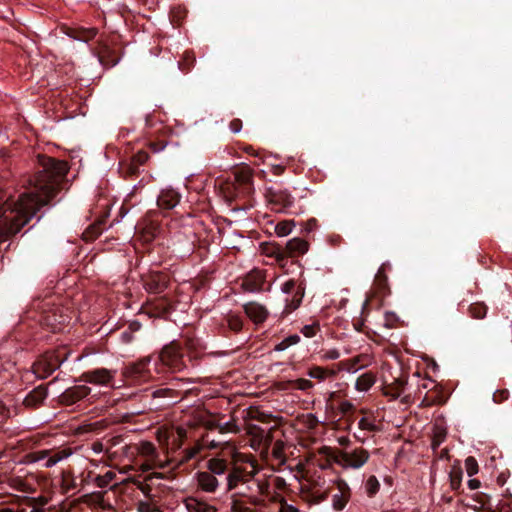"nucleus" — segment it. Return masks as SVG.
<instances>
[{"mask_svg": "<svg viewBox=\"0 0 512 512\" xmlns=\"http://www.w3.org/2000/svg\"><path fill=\"white\" fill-rule=\"evenodd\" d=\"M239 431L235 423L221 424L214 413L194 403V458L203 452H210L226 444V441L221 438L223 434Z\"/></svg>", "mask_w": 512, "mask_h": 512, "instance_id": "nucleus-2", "label": "nucleus"}, {"mask_svg": "<svg viewBox=\"0 0 512 512\" xmlns=\"http://www.w3.org/2000/svg\"><path fill=\"white\" fill-rule=\"evenodd\" d=\"M148 361L147 360H141L136 363H133L128 368V373L134 377H141L144 372L147 370Z\"/></svg>", "mask_w": 512, "mask_h": 512, "instance_id": "nucleus-34", "label": "nucleus"}, {"mask_svg": "<svg viewBox=\"0 0 512 512\" xmlns=\"http://www.w3.org/2000/svg\"><path fill=\"white\" fill-rule=\"evenodd\" d=\"M72 454L73 451L69 447L56 450L42 449L29 453L27 458L29 463L43 462L42 466L44 468H51L68 459Z\"/></svg>", "mask_w": 512, "mask_h": 512, "instance_id": "nucleus-5", "label": "nucleus"}, {"mask_svg": "<svg viewBox=\"0 0 512 512\" xmlns=\"http://www.w3.org/2000/svg\"><path fill=\"white\" fill-rule=\"evenodd\" d=\"M246 432L253 438L254 441L257 442L259 441V439H262L264 437V429L256 424H247Z\"/></svg>", "mask_w": 512, "mask_h": 512, "instance_id": "nucleus-37", "label": "nucleus"}, {"mask_svg": "<svg viewBox=\"0 0 512 512\" xmlns=\"http://www.w3.org/2000/svg\"><path fill=\"white\" fill-rule=\"evenodd\" d=\"M42 169L29 180V190L0 208V238L18 233L56 195L69 167L66 161L42 156Z\"/></svg>", "mask_w": 512, "mask_h": 512, "instance_id": "nucleus-1", "label": "nucleus"}, {"mask_svg": "<svg viewBox=\"0 0 512 512\" xmlns=\"http://www.w3.org/2000/svg\"><path fill=\"white\" fill-rule=\"evenodd\" d=\"M465 468L469 476L476 474L478 472V463L476 459L472 456L467 457L465 460Z\"/></svg>", "mask_w": 512, "mask_h": 512, "instance_id": "nucleus-43", "label": "nucleus"}, {"mask_svg": "<svg viewBox=\"0 0 512 512\" xmlns=\"http://www.w3.org/2000/svg\"><path fill=\"white\" fill-rule=\"evenodd\" d=\"M391 269V265L389 262H385L383 263L380 268L378 269V271H382L384 273H386V271L390 270Z\"/></svg>", "mask_w": 512, "mask_h": 512, "instance_id": "nucleus-60", "label": "nucleus"}, {"mask_svg": "<svg viewBox=\"0 0 512 512\" xmlns=\"http://www.w3.org/2000/svg\"><path fill=\"white\" fill-rule=\"evenodd\" d=\"M154 508L151 506L149 502H139L138 504V510L140 512H150Z\"/></svg>", "mask_w": 512, "mask_h": 512, "instance_id": "nucleus-52", "label": "nucleus"}, {"mask_svg": "<svg viewBox=\"0 0 512 512\" xmlns=\"http://www.w3.org/2000/svg\"><path fill=\"white\" fill-rule=\"evenodd\" d=\"M243 308L246 315L257 324L264 322L268 316L267 309L256 302H248L243 306Z\"/></svg>", "mask_w": 512, "mask_h": 512, "instance_id": "nucleus-17", "label": "nucleus"}, {"mask_svg": "<svg viewBox=\"0 0 512 512\" xmlns=\"http://www.w3.org/2000/svg\"><path fill=\"white\" fill-rule=\"evenodd\" d=\"M96 35H97L96 28H83L79 31V35L77 36V39L82 40L84 42H88L89 40L93 39Z\"/></svg>", "mask_w": 512, "mask_h": 512, "instance_id": "nucleus-40", "label": "nucleus"}, {"mask_svg": "<svg viewBox=\"0 0 512 512\" xmlns=\"http://www.w3.org/2000/svg\"><path fill=\"white\" fill-rule=\"evenodd\" d=\"M370 454L364 448H357L351 452L337 450L332 456L335 463L343 467L358 469L369 459Z\"/></svg>", "mask_w": 512, "mask_h": 512, "instance_id": "nucleus-6", "label": "nucleus"}, {"mask_svg": "<svg viewBox=\"0 0 512 512\" xmlns=\"http://www.w3.org/2000/svg\"><path fill=\"white\" fill-rule=\"evenodd\" d=\"M311 496H312L313 502L318 504V503L325 501L328 498V492L327 491L322 492V493L313 492Z\"/></svg>", "mask_w": 512, "mask_h": 512, "instance_id": "nucleus-49", "label": "nucleus"}, {"mask_svg": "<svg viewBox=\"0 0 512 512\" xmlns=\"http://www.w3.org/2000/svg\"><path fill=\"white\" fill-rule=\"evenodd\" d=\"M265 276L262 271L254 269L247 273L242 281V288L248 292H260L263 290Z\"/></svg>", "mask_w": 512, "mask_h": 512, "instance_id": "nucleus-14", "label": "nucleus"}, {"mask_svg": "<svg viewBox=\"0 0 512 512\" xmlns=\"http://www.w3.org/2000/svg\"><path fill=\"white\" fill-rule=\"evenodd\" d=\"M61 365V361L58 360L57 357L53 355H46L42 359H40L35 365V372L43 371L42 377L50 375Z\"/></svg>", "mask_w": 512, "mask_h": 512, "instance_id": "nucleus-18", "label": "nucleus"}, {"mask_svg": "<svg viewBox=\"0 0 512 512\" xmlns=\"http://www.w3.org/2000/svg\"><path fill=\"white\" fill-rule=\"evenodd\" d=\"M9 486L19 492H23V493H31L32 492L31 485L28 484L26 481H24L20 477L11 478L9 480Z\"/></svg>", "mask_w": 512, "mask_h": 512, "instance_id": "nucleus-32", "label": "nucleus"}, {"mask_svg": "<svg viewBox=\"0 0 512 512\" xmlns=\"http://www.w3.org/2000/svg\"><path fill=\"white\" fill-rule=\"evenodd\" d=\"M380 489V483L378 479L371 475L365 482V491L369 497H374Z\"/></svg>", "mask_w": 512, "mask_h": 512, "instance_id": "nucleus-33", "label": "nucleus"}, {"mask_svg": "<svg viewBox=\"0 0 512 512\" xmlns=\"http://www.w3.org/2000/svg\"><path fill=\"white\" fill-rule=\"evenodd\" d=\"M179 202V195L173 189L162 190L157 199V204L162 209H172Z\"/></svg>", "mask_w": 512, "mask_h": 512, "instance_id": "nucleus-19", "label": "nucleus"}, {"mask_svg": "<svg viewBox=\"0 0 512 512\" xmlns=\"http://www.w3.org/2000/svg\"><path fill=\"white\" fill-rule=\"evenodd\" d=\"M265 196L268 202L274 206L276 211H282L290 207L293 202V196L287 191L270 187L266 190Z\"/></svg>", "mask_w": 512, "mask_h": 512, "instance_id": "nucleus-12", "label": "nucleus"}, {"mask_svg": "<svg viewBox=\"0 0 512 512\" xmlns=\"http://www.w3.org/2000/svg\"><path fill=\"white\" fill-rule=\"evenodd\" d=\"M221 193L233 210H247L253 206V173L249 167L237 169L232 180L220 185Z\"/></svg>", "mask_w": 512, "mask_h": 512, "instance_id": "nucleus-3", "label": "nucleus"}, {"mask_svg": "<svg viewBox=\"0 0 512 512\" xmlns=\"http://www.w3.org/2000/svg\"><path fill=\"white\" fill-rule=\"evenodd\" d=\"M294 222L292 220L281 221L276 224L275 232L278 236H287L291 233Z\"/></svg>", "mask_w": 512, "mask_h": 512, "instance_id": "nucleus-36", "label": "nucleus"}, {"mask_svg": "<svg viewBox=\"0 0 512 512\" xmlns=\"http://www.w3.org/2000/svg\"><path fill=\"white\" fill-rule=\"evenodd\" d=\"M338 443L341 445V446H348L350 444V440L348 437H340L338 439Z\"/></svg>", "mask_w": 512, "mask_h": 512, "instance_id": "nucleus-59", "label": "nucleus"}, {"mask_svg": "<svg viewBox=\"0 0 512 512\" xmlns=\"http://www.w3.org/2000/svg\"><path fill=\"white\" fill-rule=\"evenodd\" d=\"M30 512H43L40 508H33Z\"/></svg>", "mask_w": 512, "mask_h": 512, "instance_id": "nucleus-62", "label": "nucleus"}, {"mask_svg": "<svg viewBox=\"0 0 512 512\" xmlns=\"http://www.w3.org/2000/svg\"><path fill=\"white\" fill-rule=\"evenodd\" d=\"M291 386L294 389L306 391L313 387V383L310 380L299 378L291 382Z\"/></svg>", "mask_w": 512, "mask_h": 512, "instance_id": "nucleus-42", "label": "nucleus"}, {"mask_svg": "<svg viewBox=\"0 0 512 512\" xmlns=\"http://www.w3.org/2000/svg\"><path fill=\"white\" fill-rule=\"evenodd\" d=\"M160 361L172 371H178L183 366V358L177 345L171 344L163 348L160 353Z\"/></svg>", "mask_w": 512, "mask_h": 512, "instance_id": "nucleus-13", "label": "nucleus"}, {"mask_svg": "<svg viewBox=\"0 0 512 512\" xmlns=\"http://www.w3.org/2000/svg\"><path fill=\"white\" fill-rule=\"evenodd\" d=\"M338 493L332 497V506L335 510L341 511L345 508L350 499V488L344 480L337 481Z\"/></svg>", "mask_w": 512, "mask_h": 512, "instance_id": "nucleus-16", "label": "nucleus"}, {"mask_svg": "<svg viewBox=\"0 0 512 512\" xmlns=\"http://www.w3.org/2000/svg\"><path fill=\"white\" fill-rule=\"evenodd\" d=\"M463 471L459 464V461L455 463L449 473L450 486L452 490L457 491L461 487Z\"/></svg>", "mask_w": 512, "mask_h": 512, "instance_id": "nucleus-23", "label": "nucleus"}, {"mask_svg": "<svg viewBox=\"0 0 512 512\" xmlns=\"http://www.w3.org/2000/svg\"><path fill=\"white\" fill-rule=\"evenodd\" d=\"M229 327L231 330L238 332L242 329L243 323L242 320L237 317H231L228 321Z\"/></svg>", "mask_w": 512, "mask_h": 512, "instance_id": "nucleus-47", "label": "nucleus"}, {"mask_svg": "<svg viewBox=\"0 0 512 512\" xmlns=\"http://www.w3.org/2000/svg\"><path fill=\"white\" fill-rule=\"evenodd\" d=\"M249 418L261 423H269L273 417L259 410H251L249 411Z\"/></svg>", "mask_w": 512, "mask_h": 512, "instance_id": "nucleus-38", "label": "nucleus"}, {"mask_svg": "<svg viewBox=\"0 0 512 512\" xmlns=\"http://www.w3.org/2000/svg\"><path fill=\"white\" fill-rule=\"evenodd\" d=\"M488 307L483 302H475L469 305L468 313L474 319H484L487 315Z\"/></svg>", "mask_w": 512, "mask_h": 512, "instance_id": "nucleus-26", "label": "nucleus"}, {"mask_svg": "<svg viewBox=\"0 0 512 512\" xmlns=\"http://www.w3.org/2000/svg\"><path fill=\"white\" fill-rule=\"evenodd\" d=\"M116 478V473L107 471L103 475H98L94 478V484L99 488L108 487L111 482Z\"/></svg>", "mask_w": 512, "mask_h": 512, "instance_id": "nucleus-31", "label": "nucleus"}, {"mask_svg": "<svg viewBox=\"0 0 512 512\" xmlns=\"http://www.w3.org/2000/svg\"><path fill=\"white\" fill-rule=\"evenodd\" d=\"M375 380V375L372 372H366L357 378L355 388L358 391H367L373 386Z\"/></svg>", "mask_w": 512, "mask_h": 512, "instance_id": "nucleus-22", "label": "nucleus"}, {"mask_svg": "<svg viewBox=\"0 0 512 512\" xmlns=\"http://www.w3.org/2000/svg\"><path fill=\"white\" fill-rule=\"evenodd\" d=\"M316 219H310L306 224V230L308 232L312 231L314 227L316 226Z\"/></svg>", "mask_w": 512, "mask_h": 512, "instance_id": "nucleus-58", "label": "nucleus"}, {"mask_svg": "<svg viewBox=\"0 0 512 512\" xmlns=\"http://www.w3.org/2000/svg\"><path fill=\"white\" fill-rule=\"evenodd\" d=\"M194 512H216V508L213 505L202 502L194 497Z\"/></svg>", "mask_w": 512, "mask_h": 512, "instance_id": "nucleus-39", "label": "nucleus"}, {"mask_svg": "<svg viewBox=\"0 0 512 512\" xmlns=\"http://www.w3.org/2000/svg\"><path fill=\"white\" fill-rule=\"evenodd\" d=\"M203 176H198L197 178L194 177V188L193 191H197L198 193H202L204 191V188L199 190L198 186L196 185V182H203Z\"/></svg>", "mask_w": 512, "mask_h": 512, "instance_id": "nucleus-56", "label": "nucleus"}, {"mask_svg": "<svg viewBox=\"0 0 512 512\" xmlns=\"http://www.w3.org/2000/svg\"><path fill=\"white\" fill-rule=\"evenodd\" d=\"M137 229L141 235V239L144 242H150L152 241L157 233V227L154 224H150L147 226L139 225L137 226Z\"/></svg>", "mask_w": 512, "mask_h": 512, "instance_id": "nucleus-30", "label": "nucleus"}, {"mask_svg": "<svg viewBox=\"0 0 512 512\" xmlns=\"http://www.w3.org/2000/svg\"><path fill=\"white\" fill-rule=\"evenodd\" d=\"M354 409V405L349 401H343L339 404V410L344 415L353 412Z\"/></svg>", "mask_w": 512, "mask_h": 512, "instance_id": "nucleus-48", "label": "nucleus"}, {"mask_svg": "<svg viewBox=\"0 0 512 512\" xmlns=\"http://www.w3.org/2000/svg\"><path fill=\"white\" fill-rule=\"evenodd\" d=\"M229 128L233 133H238L242 129V121L238 118L233 119L230 124Z\"/></svg>", "mask_w": 512, "mask_h": 512, "instance_id": "nucleus-50", "label": "nucleus"}, {"mask_svg": "<svg viewBox=\"0 0 512 512\" xmlns=\"http://www.w3.org/2000/svg\"><path fill=\"white\" fill-rule=\"evenodd\" d=\"M245 474L239 468H234L227 476V487L229 490L234 489L239 482L245 481Z\"/></svg>", "mask_w": 512, "mask_h": 512, "instance_id": "nucleus-28", "label": "nucleus"}, {"mask_svg": "<svg viewBox=\"0 0 512 512\" xmlns=\"http://www.w3.org/2000/svg\"><path fill=\"white\" fill-rule=\"evenodd\" d=\"M193 254H198L199 257L202 259L204 254H205V248L204 247H199L196 251V244L194 243V251H193Z\"/></svg>", "mask_w": 512, "mask_h": 512, "instance_id": "nucleus-57", "label": "nucleus"}, {"mask_svg": "<svg viewBox=\"0 0 512 512\" xmlns=\"http://www.w3.org/2000/svg\"><path fill=\"white\" fill-rule=\"evenodd\" d=\"M212 279V271L201 270L197 277H194V292L209 288Z\"/></svg>", "mask_w": 512, "mask_h": 512, "instance_id": "nucleus-21", "label": "nucleus"}, {"mask_svg": "<svg viewBox=\"0 0 512 512\" xmlns=\"http://www.w3.org/2000/svg\"><path fill=\"white\" fill-rule=\"evenodd\" d=\"M407 384L405 378H396L394 381L386 387V394L391 395L393 398H398Z\"/></svg>", "mask_w": 512, "mask_h": 512, "instance_id": "nucleus-25", "label": "nucleus"}, {"mask_svg": "<svg viewBox=\"0 0 512 512\" xmlns=\"http://www.w3.org/2000/svg\"><path fill=\"white\" fill-rule=\"evenodd\" d=\"M150 512H161V511L155 508V509L151 510Z\"/></svg>", "mask_w": 512, "mask_h": 512, "instance_id": "nucleus-64", "label": "nucleus"}, {"mask_svg": "<svg viewBox=\"0 0 512 512\" xmlns=\"http://www.w3.org/2000/svg\"><path fill=\"white\" fill-rule=\"evenodd\" d=\"M308 376L311 378L317 379L319 381H322L326 379L328 376H334L335 371L329 370L320 366H313L309 368L307 372Z\"/></svg>", "mask_w": 512, "mask_h": 512, "instance_id": "nucleus-27", "label": "nucleus"}, {"mask_svg": "<svg viewBox=\"0 0 512 512\" xmlns=\"http://www.w3.org/2000/svg\"><path fill=\"white\" fill-rule=\"evenodd\" d=\"M91 392V388L86 385H77L67 389L61 395V401L66 405H72L77 401L85 398Z\"/></svg>", "mask_w": 512, "mask_h": 512, "instance_id": "nucleus-15", "label": "nucleus"}, {"mask_svg": "<svg viewBox=\"0 0 512 512\" xmlns=\"http://www.w3.org/2000/svg\"><path fill=\"white\" fill-rule=\"evenodd\" d=\"M309 244L307 241L295 237L289 240L286 245L276 246L274 250L271 252V255L274 256L278 262H282L287 257H298L305 254L308 251Z\"/></svg>", "mask_w": 512, "mask_h": 512, "instance_id": "nucleus-7", "label": "nucleus"}, {"mask_svg": "<svg viewBox=\"0 0 512 512\" xmlns=\"http://www.w3.org/2000/svg\"><path fill=\"white\" fill-rule=\"evenodd\" d=\"M358 427L361 429V430H368V431H377V427L375 424L369 422L367 420V418H361L360 421L358 422Z\"/></svg>", "mask_w": 512, "mask_h": 512, "instance_id": "nucleus-46", "label": "nucleus"}, {"mask_svg": "<svg viewBox=\"0 0 512 512\" xmlns=\"http://www.w3.org/2000/svg\"><path fill=\"white\" fill-rule=\"evenodd\" d=\"M299 341H300L299 335H297V334L290 335V336L286 337L285 339H283L281 342H279L275 346L274 350L284 351L287 348H289L290 346L297 344Z\"/></svg>", "mask_w": 512, "mask_h": 512, "instance_id": "nucleus-35", "label": "nucleus"}, {"mask_svg": "<svg viewBox=\"0 0 512 512\" xmlns=\"http://www.w3.org/2000/svg\"><path fill=\"white\" fill-rule=\"evenodd\" d=\"M468 487L471 489V490H475L477 488L480 487V481L478 479H470L468 481Z\"/></svg>", "mask_w": 512, "mask_h": 512, "instance_id": "nucleus-55", "label": "nucleus"}, {"mask_svg": "<svg viewBox=\"0 0 512 512\" xmlns=\"http://www.w3.org/2000/svg\"><path fill=\"white\" fill-rule=\"evenodd\" d=\"M116 376L115 370H110L106 368H97L90 371H86L82 374V380L84 382L105 386V387H113V382Z\"/></svg>", "mask_w": 512, "mask_h": 512, "instance_id": "nucleus-11", "label": "nucleus"}, {"mask_svg": "<svg viewBox=\"0 0 512 512\" xmlns=\"http://www.w3.org/2000/svg\"><path fill=\"white\" fill-rule=\"evenodd\" d=\"M374 282L378 289V292L382 296H385L386 294L389 293L388 277H387L386 273H384L382 271H377V273L375 275Z\"/></svg>", "mask_w": 512, "mask_h": 512, "instance_id": "nucleus-29", "label": "nucleus"}, {"mask_svg": "<svg viewBox=\"0 0 512 512\" xmlns=\"http://www.w3.org/2000/svg\"><path fill=\"white\" fill-rule=\"evenodd\" d=\"M137 451L140 456L146 458V462L142 463L140 469L143 472H147L154 468H163L164 464L159 459L158 453L153 443L149 441H142L137 447Z\"/></svg>", "mask_w": 512, "mask_h": 512, "instance_id": "nucleus-10", "label": "nucleus"}, {"mask_svg": "<svg viewBox=\"0 0 512 512\" xmlns=\"http://www.w3.org/2000/svg\"><path fill=\"white\" fill-rule=\"evenodd\" d=\"M193 349H194V359H196L198 357V355H197V343H196V339L195 338H194Z\"/></svg>", "mask_w": 512, "mask_h": 512, "instance_id": "nucleus-61", "label": "nucleus"}, {"mask_svg": "<svg viewBox=\"0 0 512 512\" xmlns=\"http://www.w3.org/2000/svg\"><path fill=\"white\" fill-rule=\"evenodd\" d=\"M475 500L481 505L480 507L475 506L473 509L476 512H495L493 505L491 504V497L485 493H477Z\"/></svg>", "mask_w": 512, "mask_h": 512, "instance_id": "nucleus-24", "label": "nucleus"}, {"mask_svg": "<svg viewBox=\"0 0 512 512\" xmlns=\"http://www.w3.org/2000/svg\"><path fill=\"white\" fill-rule=\"evenodd\" d=\"M319 330V324L317 323H314V324H311V325H305L303 328H302V333L310 338V337H313L316 335L317 331Z\"/></svg>", "mask_w": 512, "mask_h": 512, "instance_id": "nucleus-45", "label": "nucleus"}, {"mask_svg": "<svg viewBox=\"0 0 512 512\" xmlns=\"http://www.w3.org/2000/svg\"><path fill=\"white\" fill-rule=\"evenodd\" d=\"M159 443L171 445L172 449L180 448L183 440L187 437V430L182 426L161 427L156 432Z\"/></svg>", "mask_w": 512, "mask_h": 512, "instance_id": "nucleus-9", "label": "nucleus"}, {"mask_svg": "<svg viewBox=\"0 0 512 512\" xmlns=\"http://www.w3.org/2000/svg\"><path fill=\"white\" fill-rule=\"evenodd\" d=\"M509 391L507 389H500L493 393V402L500 404L509 398Z\"/></svg>", "mask_w": 512, "mask_h": 512, "instance_id": "nucleus-44", "label": "nucleus"}, {"mask_svg": "<svg viewBox=\"0 0 512 512\" xmlns=\"http://www.w3.org/2000/svg\"><path fill=\"white\" fill-rule=\"evenodd\" d=\"M207 455H209V452H203L201 455H198L196 458H194V462L197 461V464L194 463V470L200 468H207L209 470V472L200 470L197 471V483L201 490L206 492H214L218 487V480L215 475L224 474L227 471L228 463L224 459L212 457L201 466L200 462Z\"/></svg>", "mask_w": 512, "mask_h": 512, "instance_id": "nucleus-4", "label": "nucleus"}, {"mask_svg": "<svg viewBox=\"0 0 512 512\" xmlns=\"http://www.w3.org/2000/svg\"><path fill=\"white\" fill-rule=\"evenodd\" d=\"M282 291L288 295L284 312L290 313L296 310L302 303L305 287L303 284H297L296 280L290 279L282 285Z\"/></svg>", "mask_w": 512, "mask_h": 512, "instance_id": "nucleus-8", "label": "nucleus"}, {"mask_svg": "<svg viewBox=\"0 0 512 512\" xmlns=\"http://www.w3.org/2000/svg\"><path fill=\"white\" fill-rule=\"evenodd\" d=\"M323 357H324V359H327V360H336L340 357V353L336 349H331V350L327 351Z\"/></svg>", "mask_w": 512, "mask_h": 512, "instance_id": "nucleus-51", "label": "nucleus"}, {"mask_svg": "<svg viewBox=\"0 0 512 512\" xmlns=\"http://www.w3.org/2000/svg\"><path fill=\"white\" fill-rule=\"evenodd\" d=\"M353 326L356 331L362 332L364 327V320L363 319H354L353 320Z\"/></svg>", "mask_w": 512, "mask_h": 512, "instance_id": "nucleus-54", "label": "nucleus"}, {"mask_svg": "<svg viewBox=\"0 0 512 512\" xmlns=\"http://www.w3.org/2000/svg\"><path fill=\"white\" fill-rule=\"evenodd\" d=\"M277 431V427L273 426L268 431L264 430V437L262 439H259L258 444L263 445L265 447H269L274 439L273 433Z\"/></svg>", "mask_w": 512, "mask_h": 512, "instance_id": "nucleus-41", "label": "nucleus"}, {"mask_svg": "<svg viewBox=\"0 0 512 512\" xmlns=\"http://www.w3.org/2000/svg\"><path fill=\"white\" fill-rule=\"evenodd\" d=\"M47 394L46 388L38 386L25 397L24 404L27 407H37L46 399Z\"/></svg>", "mask_w": 512, "mask_h": 512, "instance_id": "nucleus-20", "label": "nucleus"}, {"mask_svg": "<svg viewBox=\"0 0 512 512\" xmlns=\"http://www.w3.org/2000/svg\"><path fill=\"white\" fill-rule=\"evenodd\" d=\"M91 449L94 453L99 454V453L103 452L104 445L102 442L96 441V442L92 443Z\"/></svg>", "mask_w": 512, "mask_h": 512, "instance_id": "nucleus-53", "label": "nucleus"}, {"mask_svg": "<svg viewBox=\"0 0 512 512\" xmlns=\"http://www.w3.org/2000/svg\"><path fill=\"white\" fill-rule=\"evenodd\" d=\"M139 488L142 490V491H145V488H147V485H144V484H140L139 485Z\"/></svg>", "mask_w": 512, "mask_h": 512, "instance_id": "nucleus-63", "label": "nucleus"}]
</instances>
